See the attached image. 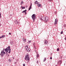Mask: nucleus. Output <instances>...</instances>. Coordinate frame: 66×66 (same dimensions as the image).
<instances>
[{"mask_svg": "<svg viewBox=\"0 0 66 66\" xmlns=\"http://www.w3.org/2000/svg\"><path fill=\"white\" fill-rule=\"evenodd\" d=\"M5 51V52H8L10 53L11 52V49H10V46L8 47L7 48H6V49H4Z\"/></svg>", "mask_w": 66, "mask_h": 66, "instance_id": "obj_1", "label": "nucleus"}, {"mask_svg": "<svg viewBox=\"0 0 66 66\" xmlns=\"http://www.w3.org/2000/svg\"><path fill=\"white\" fill-rule=\"evenodd\" d=\"M25 48L26 49V50L27 51V52H29L30 51V48H28L27 45L25 46Z\"/></svg>", "mask_w": 66, "mask_h": 66, "instance_id": "obj_2", "label": "nucleus"}, {"mask_svg": "<svg viewBox=\"0 0 66 66\" xmlns=\"http://www.w3.org/2000/svg\"><path fill=\"white\" fill-rule=\"evenodd\" d=\"M25 60L27 61L28 60V61H29L30 58L29 57L28 55H27L26 56Z\"/></svg>", "mask_w": 66, "mask_h": 66, "instance_id": "obj_3", "label": "nucleus"}, {"mask_svg": "<svg viewBox=\"0 0 66 66\" xmlns=\"http://www.w3.org/2000/svg\"><path fill=\"white\" fill-rule=\"evenodd\" d=\"M5 54V52L3 51H2L1 52V53L0 54V55L2 56H3V55H4V54Z\"/></svg>", "mask_w": 66, "mask_h": 66, "instance_id": "obj_4", "label": "nucleus"}, {"mask_svg": "<svg viewBox=\"0 0 66 66\" xmlns=\"http://www.w3.org/2000/svg\"><path fill=\"white\" fill-rule=\"evenodd\" d=\"M35 14H33L32 16V19H33L34 20L33 21V22H34V20H35Z\"/></svg>", "mask_w": 66, "mask_h": 66, "instance_id": "obj_5", "label": "nucleus"}, {"mask_svg": "<svg viewBox=\"0 0 66 66\" xmlns=\"http://www.w3.org/2000/svg\"><path fill=\"white\" fill-rule=\"evenodd\" d=\"M45 18L44 17L42 16V18L40 19L41 20H43L45 21Z\"/></svg>", "mask_w": 66, "mask_h": 66, "instance_id": "obj_6", "label": "nucleus"}, {"mask_svg": "<svg viewBox=\"0 0 66 66\" xmlns=\"http://www.w3.org/2000/svg\"><path fill=\"white\" fill-rule=\"evenodd\" d=\"M49 19L48 17H46V18H45V21L47 22V21H48V20Z\"/></svg>", "mask_w": 66, "mask_h": 66, "instance_id": "obj_7", "label": "nucleus"}, {"mask_svg": "<svg viewBox=\"0 0 66 66\" xmlns=\"http://www.w3.org/2000/svg\"><path fill=\"white\" fill-rule=\"evenodd\" d=\"M62 61L60 60L57 63V64L58 65H60L62 63Z\"/></svg>", "mask_w": 66, "mask_h": 66, "instance_id": "obj_8", "label": "nucleus"}, {"mask_svg": "<svg viewBox=\"0 0 66 66\" xmlns=\"http://www.w3.org/2000/svg\"><path fill=\"white\" fill-rule=\"evenodd\" d=\"M57 19H55V22L54 23V25H56V24H57Z\"/></svg>", "mask_w": 66, "mask_h": 66, "instance_id": "obj_9", "label": "nucleus"}, {"mask_svg": "<svg viewBox=\"0 0 66 66\" xmlns=\"http://www.w3.org/2000/svg\"><path fill=\"white\" fill-rule=\"evenodd\" d=\"M37 5L38 7H39L40 6H41V5L39 3H38L37 4Z\"/></svg>", "mask_w": 66, "mask_h": 66, "instance_id": "obj_10", "label": "nucleus"}, {"mask_svg": "<svg viewBox=\"0 0 66 66\" xmlns=\"http://www.w3.org/2000/svg\"><path fill=\"white\" fill-rule=\"evenodd\" d=\"M48 42L47 40H45V42H44V44H48Z\"/></svg>", "mask_w": 66, "mask_h": 66, "instance_id": "obj_11", "label": "nucleus"}, {"mask_svg": "<svg viewBox=\"0 0 66 66\" xmlns=\"http://www.w3.org/2000/svg\"><path fill=\"white\" fill-rule=\"evenodd\" d=\"M15 23L16 24H18V23H18V22L16 20H15Z\"/></svg>", "mask_w": 66, "mask_h": 66, "instance_id": "obj_12", "label": "nucleus"}, {"mask_svg": "<svg viewBox=\"0 0 66 66\" xmlns=\"http://www.w3.org/2000/svg\"><path fill=\"white\" fill-rule=\"evenodd\" d=\"M23 41L25 43V42H26V39H25L24 38H23Z\"/></svg>", "mask_w": 66, "mask_h": 66, "instance_id": "obj_13", "label": "nucleus"}, {"mask_svg": "<svg viewBox=\"0 0 66 66\" xmlns=\"http://www.w3.org/2000/svg\"><path fill=\"white\" fill-rule=\"evenodd\" d=\"M21 8H22V9H25V7L24 6L23 7L22 6H21Z\"/></svg>", "mask_w": 66, "mask_h": 66, "instance_id": "obj_14", "label": "nucleus"}, {"mask_svg": "<svg viewBox=\"0 0 66 66\" xmlns=\"http://www.w3.org/2000/svg\"><path fill=\"white\" fill-rule=\"evenodd\" d=\"M23 3H24L23 2V1H22L21 2V5H22Z\"/></svg>", "mask_w": 66, "mask_h": 66, "instance_id": "obj_15", "label": "nucleus"}, {"mask_svg": "<svg viewBox=\"0 0 66 66\" xmlns=\"http://www.w3.org/2000/svg\"><path fill=\"white\" fill-rule=\"evenodd\" d=\"M27 10H25L23 11V12H22V13H25L26 12Z\"/></svg>", "mask_w": 66, "mask_h": 66, "instance_id": "obj_16", "label": "nucleus"}, {"mask_svg": "<svg viewBox=\"0 0 66 66\" xmlns=\"http://www.w3.org/2000/svg\"><path fill=\"white\" fill-rule=\"evenodd\" d=\"M37 2H37V1H36V2H35V4H37L38 3H37Z\"/></svg>", "mask_w": 66, "mask_h": 66, "instance_id": "obj_17", "label": "nucleus"}, {"mask_svg": "<svg viewBox=\"0 0 66 66\" xmlns=\"http://www.w3.org/2000/svg\"><path fill=\"white\" fill-rule=\"evenodd\" d=\"M5 37V35H3L2 36V38H4Z\"/></svg>", "mask_w": 66, "mask_h": 66, "instance_id": "obj_18", "label": "nucleus"}, {"mask_svg": "<svg viewBox=\"0 0 66 66\" xmlns=\"http://www.w3.org/2000/svg\"><path fill=\"white\" fill-rule=\"evenodd\" d=\"M31 7L30 6V7H29V11L30 10V9H31Z\"/></svg>", "mask_w": 66, "mask_h": 66, "instance_id": "obj_19", "label": "nucleus"}, {"mask_svg": "<svg viewBox=\"0 0 66 66\" xmlns=\"http://www.w3.org/2000/svg\"><path fill=\"white\" fill-rule=\"evenodd\" d=\"M39 55L38 54H37V57L38 58L39 57Z\"/></svg>", "mask_w": 66, "mask_h": 66, "instance_id": "obj_20", "label": "nucleus"}, {"mask_svg": "<svg viewBox=\"0 0 66 66\" xmlns=\"http://www.w3.org/2000/svg\"><path fill=\"white\" fill-rule=\"evenodd\" d=\"M9 62H11V59H9Z\"/></svg>", "mask_w": 66, "mask_h": 66, "instance_id": "obj_21", "label": "nucleus"}, {"mask_svg": "<svg viewBox=\"0 0 66 66\" xmlns=\"http://www.w3.org/2000/svg\"><path fill=\"white\" fill-rule=\"evenodd\" d=\"M46 60V58H44V61H45Z\"/></svg>", "mask_w": 66, "mask_h": 66, "instance_id": "obj_22", "label": "nucleus"}, {"mask_svg": "<svg viewBox=\"0 0 66 66\" xmlns=\"http://www.w3.org/2000/svg\"><path fill=\"white\" fill-rule=\"evenodd\" d=\"M34 47L35 48V50L36 49V47L35 46H34Z\"/></svg>", "mask_w": 66, "mask_h": 66, "instance_id": "obj_23", "label": "nucleus"}, {"mask_svg": "<svg viewBox=\"0 0 66 66\" xmlns=\"http://www.w3.org/2000/svg\"><path fill=\"white\" fill-rule=\"evenodd\" d=\"M63 33V31H62L61 33V34H62Z\"/></svg>", "mask_w": 66, "mask_h": 66, "instance_id": "obj_24", "label": "nucleus"}, {"mask_svg": "<svg viewBox=\"0 0 66 66\" xmlns=\"http://www.w3.org/2000/svg\"><path fill=\"white\" fill-rule=\"evenodd\" d=\"M59 48H58L57 49V51H59Z\"/></svg>", "mask_w": 66, "mask_h": 66, "instance_id": "obj_25", "label": "nucleus"}, {"mask_svg": "<svg viewBox=\"0 0 66 66\" xmlns=\"http://www.w3.org/2000/svg\"><path fill=\"white\" fill-rule=\"evenodd\" d=\"M52 0H49L48 1L50 2H51L52 1Z\"/></svg>", "mask_w": 66, "mask_h": 66, "instance_id": "obj_26", "label": "nucleus"}, {"mask_svg": "<svg viewBox=\"0 0 66 66\" xmlns=\"http://www.w3.org/2000/svg\"><path fill=\"white\" fill-rule=\"evenodd\" d=\"M32 5V3H31V5H30V7H31V6Z\"/></svg>", "mask_w": 66, "mask_h": 66, "instance_id": "obj_27", "label": "nucleus"}, {"mask_svg": "<svg viewBox=\"0 0 66 66\" xmlns=\"http://www.w3.org/2000/svg\"><path fill=\"white\" fill-rule=\"evenodd\" d=\"M23 66H25V65L24 64H23Z\"/></svg>", "mask_w": 66, "mask_h": 66, "instance_id": "obj_28", "label": "nucleus"}, {"mask_svg": "<svg viewBox=\"0 0 66 66\" xmlns=\"http://www.w3.org/2000/svg\"><path fill=\"white\" fill-rule=\"evenodd\" d=\"M9 34L10 35H11V33H9Z\"/></svg>", "mask_w": 66, "mask_h": 66, "instance_id": "obj_29", "label": "nucleus"}, {"mask_svg": "<svg viewBox=\"0 0 66 66\" xmlns=\"http://www.w3.org/2000/svg\"><path fill=\"white\" fill-rule=\"evenodd\" d=\"M31 41H29L28 42L29 43H30L31 42Z\"/></svg>", "mask_w": 66, "mask_h": 66, "instance_id": "obj_30", "label": "nucleus"}, {"mask_svg": "<svg viewBox=\"0 0 66 66\" xmlns=\"http://www.w3.org/2000/svg\"><path fill=\"white\" fill-rule=\"evenodd\" d=\"M50 59H52V57H50Z\"/></svg>", "mask_w": 66, "mask_h": 66, "instance_id": "obj_31", "label": "nucleus"}, {"mask_svg": "<svg viewBox=\"0 0 66 66\" xmlns=\"http://www.w3.org/2000/svg\"><path fill=\"white\" fill-rule=\"evenodd\" d=\"M33 45H34L35 46V43H34L33 44Z\"/></svg>", "mask_w": 66, "mask_h": 66, "instance_id": "obj_32", "label": "nucleus"}, {"mask_svg": "<svg viewBox=\"0 0 66 66\" xmlns=\"http://www.w3.org/2000/svg\"><path fill=\"white\" fill-rule=\"evenodd\" d=\"M1 13H0V18H1Z\"/></svg>", "mask_w": 66, "mask_h": 66, "instance_id": "obj_33", "label": "nucleus"}, {"mask_svg": "<svg viewBox=\"0 0 66 66\" xmlns=\"http://www.w3.org/2000/svg\"><path fill=\"white\" fill-rule=\"evenodd\" d=\"M36 50L35 49V52H36Z\"/></svg>", "mask_w": 66, "mask_h": 66, "instance_id": "obj_34", "label": "nucleus"}, {"mask_svg": "<svg viewBox=\"0 0 66 66\" xmlns=\"http://www.w3.org/2000/svg\"><path fill=\"white\" fill-rule=\"evenodd\" d=\"M26 12H25V14H26Z\"/></svg>", "mask_w": 66, "mask_h": 66, "instance_id": "obj_35", "label": "nucleus"}, {"mask_svg": "<svg viewBox=\"0 0 66 66\" xmlns=\"http://www.w3.org/2000/svg\"><path fill=\"white\" fill-rule=\"evenodd\" d=\"M2 38L1 37H0V39Z\"/></svg>", "mask_w": 66, "mask_h": 66, "instance_id": "obj_36", "label": "nucleus"}, {"mask_svg": "<svg viewBox=\"0 0 66 66\" xmlns=\"http://www.w3.org/2000/svg\"><path fill=\"white\" fill-rule=\"evenodd\" d=\"M65 40H66V37H65Z\"/></svg>", "mask_w": 66, "mask_h": 66, "instance_id": "obj_37", "label": "nucleus"}, {"mask_svg": "<svg viewBox=\"0 0 66 66\" xmlns=\"http://www.w3.org/2000/svg\"><path fill=\"white\" fill-rule=\"evenodd\" d=\"M61 59L62 58V56H61Z\"/></svg>", "mask_w": 66, "mask_h": 66, "instance_id": "obj_38", "label": "nucleus"}, {"mask_svg": "<svg viewBox=\"0 0 66 66\" xmlns=\"http://www.w3.org/2000/svg\"><path fill=\"white\" fill-rule=\"evenodd\" d=\"M13 59H14V58L13 57Z\"/></svg>", "mask_w": 66, "mask_h": 66, "instance_id": "obj_39", "label": "nucleus"}, {"mask_svg": "<svg viewBox=\"0 0 66 66\" xmlns=\"http://www.w3.org/2000/svg\"><path fill=\"white\" fill-rule=\"evenodd\" d=\"M16 62L15 63V64H16Z\"/></svg>", "mask_w": 66, "mask_h": 66, "instance_id": "obj_40", "label": "nucleus"}, {"mask_svg": "<svg viewBox=\"0 0 66 66\" xmlns=\"http://www.w3.org/2000/svg\"><path fill=\"white\" fill-rule=\"evenodd\" d=\"M27 7V6H26V7Z\"/></svg>", "mask_w": 66, "mask_h": 66, "instance_id": "obj_41", "label": "nucleus"}, {"mask_svg": "<svg viewBox=\"0 0 66 66\" xmlns=\"http://www.w3.org/2000/svg\"><path fill=\"white\" fill-rule=\"evenodd\" d=\"M56 66H58V65H56Z\"/></svg>", "mask_w": 66, "mask_h": 66, "instance_id": "obj_42", "label": "nucleus"}, {"mask_svg": "<svg viewBox=\"0 0 66 66\" xmlns=\"http://www.w3.org/2000/svg\"><path fill=\"white\" fill-rule=\"evenodd\" d=\"M1 37V38H2V37Z\"/></svg>", "mask_w": 66, "mask_h": 66, "instance_id": "obj_43", "label": "nucleus"}, {"mask_svg": "<svg viewBox=\"0 0 66 66\" xmlns=\"http://www.w3.org/2000/svg\"><path fill=\"white\" fill-rule=\"evenodd\" d=\"M37 62L38 63V61H37Z\"/></svg>", "mask_w": 66, "mask_h": 66, "instance_id": "obj_44", "label": "nucleus"}, {"mask_svg": "<svg viewBox=\"0 0 66 66\" xmlns=\"http://www.w3.org/2000/svg\"><path fill=\"white\" fill-rule=\"evenodd\" d=\"M66 26V25H64V26Z\"/></svg>", "mask_w": 66, "mask_h": 66, "instance_id": "obj_45", "label": "nucleus"}, {"mask_svg": "<svg viewBox=\"0 0 66 66\" xmlns=\"http://www.w3.org/2000/svg\"><path fill=\"white\" fill-rule=\"evenodd\" d=\"M7 55H8V54H7ZM8 55V56H9V55Z\"/></svg>", "mask_w": 66, "mask_h": 66, "instance_id": "obj_46", "label": "nucleus"}, {"mask_svg": "<svg viewBox=\"0 0 66 66\" xmlns=\"http://www.w3.org/2000/svg\"><path fill=\"white\" fill-rule=\"evenodd\" d=\"M0 26H1V25H0Z\"/></svg>", "mask_w": 66, "mask_h": 66, "instance_id": "obj_47", "label": "nucleus"}, {"mask_svg": "<svg viewBox=\"0 0 66 66\" xmlns=\"http://www.w3.org/2000/svg\"><path fill=\"white\" fill-rule=\"evenodd\" d=\"M12 66H13V65Z\"/></svg>", "mask_w": 66, "mask_h": 66, "instance_id": "obj_48", "label": "nucleus"}]
</instances>
